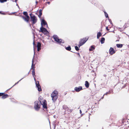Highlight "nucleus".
Here are the masks:
<instances>
[{
	"instance_id": "393cba45",
	"label": "nucleus",
	"mask_w": 129,
	"mask_h": 129,
	"mask_svg": "<svg viewBox=\"0 0 129 129\" xmlns=\"http://www.w3.org/2000/svg\"><path fill=\"white\" fill-rule=\"evenodd\" d=\"M125 29L124 28V27H123L122 28L119 27V30L121 32H122Z\"/></svg>"
},
{
	"instance_id": "f257e3e1",
	"label": "nucleus",
	"mask_w": 129,
	"mask_h": 129,
	"mask_svg": "<svg viewBox=\"0 0 129 129\" xmlns=\"http://www.w3.org/2000/svg\"><path fill=\"white\" fill-rule=\"evenodd\" d=\"M35 61V60L34 59V57H33L32 60V63L31 70H33L32 71V75L34 78V80L36 81V76L35 75V66L36 64V63H34Z\"/></svg>"
},
{
	"instance_id": "4be33fe9",
	"label": "nucleus",
	"mask_w": 129,
	"mask_h": 129,
	"mask_svg": "<svg viewBox=\"0 0 129 129\" xmlns=\"http://www.w3.org/2000/svg\"><path fill=\"white\" fill-rule=\"evenodd\" d=\"M42 15V10H39V14L38 15V16L40 18Z\"/></svg>"
},
{
	"instance_id": "37998d69",
	"label": "nucleus",
	"mask_w": 129,
	"mask_h": 129,
	"mask_svg": "<svg viewBox=\"0 0 129 129\" xmlns=\"http://www.w3.org/2000/svg\"><path fill=\"white\" fill-rule=\"evenodd\" d=\"M0 13H1V12H0Z\"/></svg>"
},
{
	"instance_id": "6e6552de",
	"label": "nucleus",
	"mask_w": 129,
	"mask_h": 129,
	"mask_svg": "<svg viewBox=\"0 0 129 129\" xmlns=\"http://www.w3.org/2000/svg\"><path fill=\"white\" fill-rule=\"evenodd\" d=\"M36 87L38 88V91H41L42 90V89L40 85L39 84V81H36Z\"/></svg>"
},
{
	"instance_id": "5701e85b",
	"label": "nucleus",
	"mask_w": 129,
	"mask_h": 129,
	"mask_svg": "<svg viewBox=\"0 0 129 129\" xmlns=\"http://www.w3.org/2000/svg\"><path fill=\"white\" fill-rule=\"evenodd\" d=\"M66 111H68V113H70L72 112L73 111V110L72 109H69V108H68V109H67V110H66Z\"/></svg>"
},
{
	"instance_id": "0eeeda50",
	"label": "nucleus",
	"mask_w": 129,
	"mask_h": 129,
	"mask_svg": "<svg viewBox=\"0 0 129 129\" xmlns=\"http://www.w3.org/2000/svg\"><path fill=\"white\" fill-rule=\"evenodd\" d=\"M31 14H30L31 20L33 24H34L37 22V19L36 18L35 15H33V16H31Z\"/></svg>"
},
{
	"instance_id": "f3484780",
	"label": "nucleus",
	"mask_w": 129,
	"mask_h": 129,
	"mask_svg": "<svg viewBox=\"0 0 129 129\" xmlns=\"http://www.w3.org/2000/svg\"><path fill=\"white\" fill-rule=\"evenodd\" d=\"M95 46L92 45L91 46L90 48L89 49V51H90L93 50L95 49Z\"/></svg>"
},
{
	"instance_id": "bb28decb",
	"label": "nucleus",
	"mask_w": 129,
	"mask_h": 129,
	"mask_svg": "<svg viewBox=\"0 0 129 129\" xmlns=\"http://www.w3.org/2000/svg\"><path fill=\"white\" fill-rule=\"evenodd\" d=\"M41 44L40 42H38L37 45V47H41Z\"/></svg>"
},
{
	"instance_id": "f704fd0d",
	"label": "nucleus",
	"mask_w": 129,
	"mask_h": 129,
	"mask_svg": "<svg viewBox=\"0 0 129 129\" xmlns=\"http://www.w3.org/2000/svg\"><path fill=\"white\" fill-rule=\"evenodd\" d=\"M77 54L78 55V56H79V57H80V54L79 53H77Z\"/></svg>"
},
{
	"instance_id": "c756f323",
	"label": "nucleus",
	"mask_w": 129,
	"mask_h": 129,
	"mask_svg": "<svg viewBox=\"0 0 129 129\" xmlns=\"http://www.w3.org/2000/svg\"><path fill=\"white\" fill-rule=\"evenodd\" d=\"M7 0H0V2L1 3H3L7 1Z\"/></svg>"
},
{
	"instance_id": "f03ea898",
	"label": "nucleus",
	"mask_w": 129,
	"mask_h": 129,
	"mask_svg": "<svg viewBox=\"0 0 129 129\" xmlns=\"http://www.w3.org/2000/svg\"><path fill=\"white\" fill-rule=\"evenodd\" d=\"M58 93L57 91H54L51 94V96L52 98V100L55 102L58 98Z\"/></svg>"
},
{
	"instance_id": "4468645a",
	"label": "nucleus",
	"mask_w": 129,
	"mask_h": 129,
	"mask_svg": "<svg viewBox=\"0 0 129 129\" xmlns=\"http://www.w3.org/2000/svg\"><path fill=\"white\" fill-rule=\"evenodd\" d=\"M41 24L42 25L43 24L44 25H47V22L44 19H43L42 20Z\"/></svg>"
},
{
	"instance_id": "a19ab883",
	"label": "nucleus",
	"mask_w": 129,
	"mask_h": 129,
	"mask_svg": "<svg viewBox=\"0 0 129 129\" xmlns=\"http://www.w3.org/2000/svg\"><path fill=\"white\" fill-rule=\"evenodd\" d=\"M82 111H81V110H80V114H81L82 113Z\"/></svg>"
},
{
	"instance_id": "79ce46f5",
	"label": "nucleus",
	"mask_w": 129,
	"mask_h": 129,
	"mask_svg": "<svg viewBox=\"0 0 129 129\" xmlns=\"http://www.w3.org/2000/svg\"><path fill=\"white\" fill-rule=\"evenodd\" d=\"M16 0H15V2H16Z\"/></svg>"
},
{
	"instance_id": "2eb2a0df",
	"label": "nucleus",
	"mask_w": 129,
	"mask_h": 129,
	"mask_svg": "<svg viewBox=\"0 0 129 129\" xmlns=\"http://www.w3.org/2000/svg\"><path fill=\"white\" fill-rule=\"evenodd\" d=\"M85 85L86 88H88L89 86V84L88 82L87 81H86L85 82Z\"/></svg>"
},
{
	"instance_id": "6ab92c4d",
	"label": "nucleus",
	"mask_w": 129,
	"mask_h": 129,
	"mask_svg": "<svg viewBox=\"0 0 129 129\" xmlns=\"http://www.w3.org/2000/svg\"><path fill=\"white\" fill-rule=\"evenodd\" d=\"M105 41V38L104 37H102L101 39V42L102 44L104 43Z\"/></svg>"
},
{
	"instance_id": "1a4fd4ad",
	"label": "nucleus",
	"mask_w": 129,
	"mask_h": 129,
	"mask_svg": "<svg viewBox=\"0 0 129 129\" xmlns=\"http://www.w3.org/2000/svg\"><path fill=\"white\" fill-rule=\"evenodd\" d=\"M42 103H41V105H43V107L44 109H46L47 108V102L45 100H44L43 102H42Z\"/></svg>"
},
{
	"instance_id": "e433bc0d",
	"label": "nucleus",
	"mask_w": 129,
	"mask_h": 129,
	"mask_svg": "<svg viewBox=\"0 0 129 129\" xmlns=\"http://www.w3.org/2000/svg\"><path fill=\"white\" fill-rule=\"evenodd\" d=\"M47 3L48 4H50V2H47Z\"/></svg>"
},
{
	"instance_id": "39448f33",
	"label": "nucleus",
	"mask_w": 129,
	"mask_h": 129,
	"mask_svg": "<svg viewBox=\"0 0 129 129\" xmlns=\"http://www.w3.org/2000/svg\"><path fill=\"white\" fill-rule=\"evenodd\" d=\"M41 104V102L38 101H36L35 102L34 108L36 110H39L40 108Z\"/></svg>"
},
{
	"instance_id": "cd10ccee",
	"label": "nucleus",
	"mask_w": 129,
	"mask_h": 129,
	"mask_svg": "<svg viewBox=\"0 0 129 129\" xmlns=\"http://www.w3.org/2000/svg\"><path fill=\"white\" fill-rule=\"evenodd\" d=\"M43 100V98L42 97H40V98H39V102H40L41 103H42V101Z\"/></svg>"
},
{
	"instance_id": "c9c22d12",
	"label": "nucleus",
	"mask_w": 129,
	"mask_h": 129,
	"mask_svg": "<svg viewBox=\"0 0 129 129\" xmlns=\"http://www.w3.org/2000/svg\"><path fill=\"white\" fill-rule=\"evenodd\" d=\"M33 44V45H34V46L35 45V41H34H34Z\"/></svg>"
},
{
	"instance_id": "20e7f679",
	"label": "nucleus",
	"mask_w": 129,
	"mask_h": 129,
	"mask_svg": "<svg viewBox=\"0 0 129 129\" xmlns=\"http://www.w3.org/2000/svg\"><path fill=\"white\" fill-rule=\"evenodd\" d=\"M53 38L55 41L59 43H64V41L61 39H59L58 37L56 35H54Z\"/></svg>"
},
{
	"instance_id": "412c9836",
	"label": "nucleus",
	"mask_w": 129,
	"mask_h": 129,
	"mask_svg": "<svg viewBox=\"0 0 129 129\" xmlns=\"http://www.w3.org/2000/svg\"><path fill=\"white\" fill-rule=\"evenodd\" d=\"M69 108L66 105H63V109L66 110H67V109Z\"/></svg>"
},
{
	"instance_id": "a211bd4d",
	"label": "nucleus",
	"mask_w": 129,
	"mask_h": 129,
	"mask_svg": "<svg viewBox=\"0 0 129 129\" xmlns=\"http://www.w3.org/2000/svg\"><path fill=\"white\" fill-rule=\"evenodd\" d=\"M102 34L100 32H99L97 34V38L99 39L100 37L102 36Z\"/></svg>"
},
{
	"instance_id": "473e14b6",
	"label": "nucleus",
	"mask_w": 129,
	"mask_h": 129,
	"mask_svg": "<svg viewBox=\"0 0 129 129\" xmlns=\"http://www.w3.org/2000/svg\"><path fill=\"white\" fill-rule=\"evenodd\" d=\"M4 94V93H0V97L1 96H2Z\"/></svg>"
},
{
	"instance_id": "9d476101",
	"label": "nucleus",
	"mask_w": 129,
	"mask_h": 129,
	"mask_svg": "<svg viewBox=\"0 0 129 129\" xmlns=\"http://www.w3.org/2000/svg\"><path fill=\"white\" fill-rule=\"evenodd\" d=\"M116 51L113 48L111 47L109 51V54L111 55H112L113 54L115 53Z\"/></svg>"
},
{
	"instance_id": "ddd939ff",
	"label": "nucleus",
	"mask_w": 129,
	"mask_h": 129,
	"mask_svg": "<svg viewBox=\"0 0 129 129\" xmlns=\"http://www.w3.org/2000/svg\"><path fill=\"white\" fill-rule=\"evenodd\" d=\"M4 94L2 97V98L3 99H5L9 97V95L7 94H5L4 93Z\"/></svg>"
},
{
	"instance_id": "9b49d317",
	"label": "nucleus",
	"mask_w": 129,
	"mask_h": 129,
	"mask_svg": "<svg viewBox=\"0 0 129 129\" xmlns=\"http://www.w3.org/2000/svg\"><path fill=\"white\" fill-rule=\"evenodd\" d=\"M40 29V30L39 31V32H42L43 33L47 31V29L46 28L43 27L42 26L41 27Z\"/></svg>"
},
{
	"instance_id": "aec40b11",
	"label": "nucleus",
	"mask_w": 129,
	"mask_h": 129,
	"mask_svg": "<svg viewBox=\"0 0 129 129\" xmlns=\"http://www.w3.org/2000/svg\"><path fill=\"white\" fill-rule=\"evenodd\" d=\"M116 46L118 48H121L123 46V45L121 44H117Z\"/></svg>"
},
{
	"instance_id": "58836bf2",
	"label": "nucleus",
	"mask_w": 129,
	"mask_h": 129,
	"mask_svg": "<svg viewBox=\"0 0 129 129\" xmlns=\"http://www.w3.org/2000/svg\"><path fill=\"white\" fill-rule=\"evenodd\" d=\"M36 5H37V4H38V1H36Z\"/></svg>"
},
{
	"instance_id": "f8f14e48",
	"label": "nucleus",
	"mask_w": 129,
	"mask_h": 129,
	"mask_svg": "<svg viewBox=\"0 0 129 129\" xmlns=\"http://www.w3.org/2000/svg\"><path fill=\"white\" fill-rule=\"evenodd\" d=\"M75 90L77 92H79L82 89V87L81 86H79V87H76L75 88Z\"/></svg>"
},
{
	"instance_id": "423d86ee",
	"label": "nucleus",
	"mask_w": 129,
	"mask_h": 129,
	"mask_svg": "<svg viewBox=\"0 0 129 129\" xmlns=\"http://www.w3.org/2000/svg\"><path fill=\"white\" fill-rule=\"evenodd\" d=\"M88 39L86 38H83L80 39L79 44L78 47H80L81 46L83 45L87 41Z\"/></svg>"
},
{
	"instance_id": "2f4dec72",
	"label": "nucleus",
	"mask_w": 129,
	"mask_h": 129,
	"mask_svg": "<svg viewBox=\"0 0 129 129\" xmlns=\"http://www.w3.org/2000/svg\"><path fill=\"white\" fill-rule=\"evenodd\" d=\"M41 49V47H37V50L38 51H39Z\"/></svg>"
},
{
	"instance_id": "72a5a7b5",
	"label": "nucleus",
	"mask_w": 129,
	"mask_h": 129,
	"mask_svg": "<svg viewBox=\"0 0 129 129\" xmlns=\"http://www.w3.org/2000/svg\"><path fill=\"white\" fill-rule=\"evenodd\" d=\"M106 29L107 30H109V29L108 28V27H106Z\"/></svg>"
},
{
	"instance_id": "4c0bfd02",
	"label": "nucleus",
	"mask_w": 129,
	"mask_h": 129,
	"mask_svg": "<svg viewBox=\"0 0 129 129\" xmlns=\"http://www.w3.org/2000/svg\"><path fill=\"white\" fill-rule=\"evenodd\" d=\"M124 118H123L122 119V122L123 123L124 122Z\"/></svg>"
},
{
	"instance_id": "b1692460",
	"label": "nucleus",
	"mask_w": 129,
	"mask_h": 129,
	"mask_svg": "<svg viewBox=\"0 0 129 129\" xmlns=\"http://www.w3.org/2000/svg\"><path fill=\"white\" fill-rule=\"evenodd\" d=\"M112 92H113L112 91H109L108 92H107L106 93L104 94V95H107L108 94H110Z\"/></svg>"
},
{
	"instance_id": "a878e982",
	"label": "nucleus",
	"mask_w": 129,
	"mask_h": 129,
	"mask_svg": "<svg viewBox=\"0 0 129 129\" xmlns=\"http://www.w3.org/2000/svg\"><path fill=\"white\" fill-rule=\"evenodd\" d=\"M66 49L68 51H70L71 49V48L70 46H69L67 47H66Z\"/></svg>"
},
{
	"instance_id": "c85d7f7f",
	"label": "nucleus",
	"mask_w": 129,
	"mask_h": 129,
	"mask_svg": "<svg viewBox=\"0 0 129 129\" xmlns=\"http://www.w3.org/2000/svg\"><path fill=\"white\" fill-rule=\"evenodd\" d=\"M75 48L76 50L77 51H78L79 50V48L77 46H75Z\"/></svg>"
},
{
	"instance_id": "7ed1b4c3",
	"label": "nucleus",
	"mask_w": 129,
	"mask_h": 129,
	"mask_svg": "<svg viewBox=\"0 0 129 129\" xmlns=\"http://www.w3.org/2000/svg\"><path fill=\"white\" fill-rule=\"evenodd\" d=\"M23 14L25 16H20L25 21L27 22H28L30 18L27 12H24Z\"/></svg>"
},
{
	"instance_id": "ea45409f",
	"label": "nucleus",
	"mask_w": 129,
	"mask_h": 129,
	"mask_svg": "<svg viewBox=\"0 0 129 129\" xmlns=\"http://www.w3.org/2000/svg\"><path fill=\"white\" fill-rule=\"evenodd\" d=\"M104 95H103V96L102 97L101 99H103L104 98Z\"/></svg>"
},
{
	"instance_id": "dca6fc26",
	"label": "nucleus",
	"mask_w": 129,
	"mask_h": 129,
	"mask_svg": "<svg viewBox=\"0 0 129 129\" xmlns=\"http://www.w3.org/2000/svg\"><path fill=\"white\" fill-rule=\"evenodd\" d=\"M129 26V23L128 22H127L125 23L124 25H123V27L125 29L126 28L128 27Z\"/></svg>"
},
{
	"instance_id": "7c9ffc66",
	"label": "nucleus",
	"mask_w": 129,
	"mask_h": 129,
	"mask_svg": "<svg viewBox=\"0 0 129 129\" xmlns=\"http://www.w3.org/2000/svg\"><path fill=\"white\" fill-rule=\"evenodd\" d=\"M104 12L105 13L106 17V18L108 17V14L106 12Z\"/></svg>"
}]
</instances>
